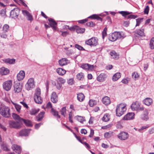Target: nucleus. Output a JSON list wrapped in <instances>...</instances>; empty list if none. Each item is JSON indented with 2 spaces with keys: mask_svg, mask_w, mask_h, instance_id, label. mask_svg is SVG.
<instances>
[{
  "mask_svg": "<svg viewBox=\"0 0 154 154\" xmlns=\"http://www.w3.org/2000/svg\"><path fill=\"white\" fill-rule=\"evenodd\" d=\"M126 110V106L121 103L118 105L116 109V115L118 116H121L123 115Z\"/></svg>",
  "mask_w": 154,
  "mask_h": 154,
  "instance_id": "obj_1",
  "label": "nucleus"
},
{
  "mask_svg": "<svg viewBox=\"0 0 154 154\" xmlns=\"http://www.w3.org/2000/svg\"><path fill=\"white\" fill-rule=\"evenodd\" d=\"M10 110L8 107L3 106L0 108V114L4 117L8 118L10 116Z\"/></svg>",
  "mask_w": 154,
  "mask_h": 154,
  "instance_id": "obj_2",
  "label": "nucleus"
},
{
  "mask_svg": "<svg viewBox=\"0 0 154 154\" xmlns=\"http://www.w3.org/2000/svg\"><path fill=\"white\" fill-rule=\"evenodd\" d=\"M41 90L39 88H37L34 96V99L35 102L38 104H41L42 102V99L40 97Z\"/></svg>",
  "mask_w": 154,
  "mask_h": 154,
  "instance_id": "obj_3",
  "label": "nucleus"
},
{
  "mask_svg": "<svg viewBox=\"0 0 154 154\" xmlns=\"http://www.w3.org/2000/svg\"><path fill=\"white\" fill-rule=\"evenodd\" d=\"M131 108L132 110L137 111H142L144 109L143 107L140 106V103L137 101H135L131 104Z\"/></svg>",
  "mask_w": 154,
  "mask_h": 154,
  "instance_id": "obj_4",
  "label": "nucleus"
},
{
  "mask_svg": "<svg viewBox=\"0 0 154 154\" xmlns=\"http://www.w3.org/2000/svg\"><path fill=\"white\" fill-rule=\"evenodd\" d=\"M25 86L26 89L28 91L34 88L35 86L34 79L32 78H29Z\"/></svg>",
  "mask_w": 154,
  "mask_h": 154,
  "instance_id": "obj_5",
  "label": "nucleus"
},
{
  "mask_svg": "<svg viewBox=\"0 0 154 154\" xmlns=\"http://www.w3.org/2000/svg\"><path fill=\"white\" fill-rule=\"evenodd\" d=\"M122 37V33L119 32H115L112 33L111 35L109 36V39L112 41L113 42L119 38Z\"/></svg>",
  "mask_w": 154,
  "mask_h": 154,
  "instance_id": "obj_6",
  "label": "nucleus"
},
{
  "mask_svg": "<svg viewBox=\"0 0 154 154\" xmlns=\"http://www.w3.org/2000/svg\"><path fill=\"white\" fill-rule=\"evenodd\" d=\"M13 84L12 80L6 81L4 82L2 84L3 89L7 91L10 90Z\"/></svg>",
  "mask_w": 154,
  "mask_h": 154,
  "instance_id": "obj_7",
  "label": "nucleus"
},
{
  "mask_svg": "<svg viewBox=\"0 0 154 154\" xmlns=\"http://www.w3.org/2000/svg\"><path fill=\"white\" fill-rule=\"evenodd\" d=\"M86 44L92 46H96L98 44V39L95 37H92L85 42Z\"/></svg>",
  "mask_w": 154,
  "mask_h": 154,
  "instance_id": "obj_8",
  "label": "nucleus"
},
{
  "mask_svg": "<svg viewBox=\"0 0 154 154\" xmlns=\"http://www.w3.org/2000/svg\"><path fill=\"white\" fill-rule=\"evenodd\" d=\"M20 10L17 8H15L12 10L11 12L10 16L11 17L14 19H16L19 14Z\"/></svg>",
  "mask_w": 154,
  "mask_h": 154,
  "instance_id": "obj_9",
  "label": "nucleus"
},
{
  "mask_svg": "<svg viewBox=\"0 0 154 154\" xmlns=\"http://www.w3.org/2000/svg\"><path fill=\"white\" fill-rule=\"evenodd\" d=\"M8 123L10 128H19L21 127L20 125L18 122L11 120L8 122Z\"/></svg>",
  "mask_w": 154,
  "mask_h": 154,
  "instance_id": "obj_10",
  "label": "nucleus"
},
{
  "mask_svg": "<svg viewBox=\"0 0 154 154\" xmlns=\"http://www.w3.org/2000/svg\"><path fill=\"white\" fill-rule=\"evenodd\" d=\"M22 89V86L19 83H15L14 85V91L16 93L20 92Z\"/></svg>",
  "mask_w": 154,
  "mask_h": 154,
  "instance_id": "obj_11",
  "label": "nucleus"
},
{
  "mask_svg": "<svg viewBox=\"0 0 154 154\" xmlns=\"http://www.w3.org/2000/svg\"><path fill=\"white\" fill-rule=\"evenodd\" d=\"M144 30L143 29H137L134 32V35L135 37H139L144 35Z\"/></svg>",
  "mask_w": 154,
  "mask_h": 154,
  "instance_id": "obj_12",
  "label": "nucleus"
},
{
  "mask_svg": "<svg viewBox=\"0 0 154 154\" xmlns=\"http://www.w3.org/2000/svg\"><path fill=\"white\" fill-rule=\"evenodd\" d=\"M128 137V134L127 133L122 132L118 135V138L121 140H125L127 139Z\"/></svg>",
  "mask_w": 154,
  "mask_h": 154,
  "instance_id": "obj_13",
  "label": "nucleus"
},
{
  "mask_svg": "<svg viewBox=\"0 0 154 154\" xmlns=\"http://www.w3.org/2000/svg\"><path fill=\"white\" fill-rule=\"evenodd\" d=\"M22 13L24 16L27 17V19L28 20L31 21L33 20V18L32 15L28 11L26 10H23Z\"/></svg>",
  "mask_w": 154,
  "mask_h": 154,
  "instance_id": "obj_14",
  "label": "nucleus"
},
{
  "mask_svg": "<svg viewBox=\"0 0 154 154\" xmlns=\"http://www.w3.org/2000/svg\"><path fill=\"white\" fill-rule=\"evenodd\" d=\"M81 67L83 69L88 70H92L94 69V65H91L88 64H83Z\"/></svg>",
  "mask_w": 154,
  "mask_h": 154,
  "instance_id": "obj_15",
  "label": "nucleus"
},
{
  "mask_svg": "<svg viewBox=\"0 0 154 154\" xmlns=\"http://www.w3.org/2000/svg\"><path fill=\"white\" fill-rule=\"evenodd\" d=\"M134 118V113L133 112H129L127 113L123 118L124 120L132 119Z\"/></svg>",
  "mask_w": 154,
  "mask_h": 154,
  "instance_id": "obj_16",
  "label": "nucleus"
},
{
  "mask_svg": "<svg viewBox=\"0 0 154 154\" xmlns=\"http://www.w3.org/2000/svg\"><path fill=\"white\" fill-rule=\"evenodd\" d=\"M48 20L49 21V24L50 26L52 28L53 30L54 31L56 30V26L57 25V23L54 20V19L52 18H49Z\"/></svg>",
  "mask_w": 154,
  "mask_h": 154,
  "instance_id": "obj_17",
  "label": "nucleus"
},
{
  "mask_svg": "<svg viewBox=\"0 0 154 154\" xmlns=\"http://www.w3.org/2000/svg\"><path fill=\"white\" fill-rule=\"evenodd\" d=\"M25 76V72L23 70H21L17 75V78L18 80L20 81L23 80Z\"/></svg>",
  "mask_w": 154,
  "mask_h": 154,
  "instance_id": "obj_18",
  "label": "nucleus"
},
{
  "mask_svg": "<svg viewBox=\"0 0 154 154\" xmlns=\"http://www.w3.org/2000/svg\"><path fill=\"white\" fill-rule=\"evenodd\" d=\"M9 73V70L7 68L2 67L0 68V74L2 75H7Z\"/></svg>",
  "mask_w": 154,
  "mask_h": 154,
  "instance_id": "obj_19",
  "label": "nucleus"
},
{
  "mask_svg": "<svg viewBox=\"0 0 154 154\" xmlns=\"http://www.w3.org/2000/svg\"><path fill=\"white\" fill-rule=\"evenodd\" d=\"M58 63L61 66H63L67 65L69 61L66 58H63L59 60Z\"/></svg>",
  "mask_w": 154,
  "mask_h": 154,
  "instance_id": "obj_20",
  "label": "nucleus"
},
{
  "mask_svg": "<svg viewBox=\"0 0 154 154\" xmlns=\"http://www.w3.org/2000/svg\"><path fill=\"white\" fill-rule=\"evenodd\" d=\"M51 100L54 103H56L58 101L57 96L56 93L54 92L51 95Z\"/></svg>",
  "mask_w": 154,
  "mask_h": 154,
  "instance_id": "obj_21",
  "label": "nucleus"
},
{
  "mask_svg": "<svg viewBox=\"0 0 154 154\" xmlns=\"http://www.w3.org/2000/svg\"><path fill=\"white\" fill-rule=\"evenodd\" d=\"M12 148L17 153L19 154L21 152V149L20 146L16 144H13L12 146Z\"/></svg>",
  "mask_w": 154,
  "mask_h": 154,
  "instance_id": "obj_22",
  "label": "nucleus"
},
{
  "mask_svg": "<svg viewBox=\"0 0 154 154\" xmlns=\"http://www.w3.org/2000/svg\"><path fill=\"white\" fill-rule=\"evenodd\" d=\"M143 103L147 106H150L152 103V100L151 98H146L143 100Z\"/></svg>",
  "mask_w": 154,
  "mask_h": 154,
  "instance_id": "obj_23",
  "label": "nucleus"
},
{
  "mask_svg": "<svg viewBox=\"0 0 154 154\" xmlns=\"http://www.w3.org/2000/svg\"><path fill=\"white\" fill-rule=\"evenodd\" d=\"M2 60L5 63L9 64H14L15 62V60L14 59L7 58L3 59Z\"/></svg>",
  "mask_w": 154,
  "mask_h": 154,
  "instance_id": "obj_24",
  "label": "nucleus"
},
{
  "mask_svg": "<svg viewBox=\"0 0 154 154\" xmlns=\"http://www.w3.org/2000/svg\"><path fill=\"white\" fill-rule=\"evenodd\" d=\"M102 101L103 103L106 105L110 104L111 103L109 98L107 96H105L103 98Z\"/></svg>",
  "mask_w": 154,
  "mask_h": 154,
  "instance_id": "obj_25",
  "label": "nucleus"
},
{
  "mask_svg": "<svg viewBox=\"0 0 154 154\" xmlns=\"http://www.w3.org/2000/svg\"><path fill=\"white\" fill-rule=\"evenodd\" d=\"M56 72L57 73L60 75H63L66 73V71L61 68H59L56 70Z\"/></svg>",
  "mask_w": 154,
  "mask_h": 154,
  "instance_id": "obj_26",
  "label": "nucleus"
},
{
  "mask_svg": "<svg viewBox=\"0 0 154 154\" xmlns=\"http://www.w3.org/2000/svg\"><path fill=\"white\" fill-rule=\"evenodd\" d=\"M110 54L112 58L118 59L119 58V54L114 51H112L110 52Z\"/></svg>",
  "mask_w": 154,
  "mask_h": 154,
  "instance_id": "obj_27",
  "label": "nucleus"
},
{
  "mask_svg": "<svg viewBox=\"0 0 154 154\" xmlns=\"http://www.w3.org/2000/svg\"><path fill=\"white\" fill-rule=\"evenodd\" d=\"M105 78V74L101 73L99 75L97 78V80L100 82H102L104 81Z\"/></svg>",
  "mask_w": 154,
  "mask_h": 154,
  "instance_id": "obj_28",
  "label": "nucleus"
},
{
  "mask_svg": "<svg viewBox=\"0 0 154 154\" xmlns=\"http://www.w3.org/2000/svg\"><path fill=\"white\" fill-rule=\"evenodd\" d=\"M121 77L120 73L117 72L112 77V80L113 81H117Z\"/></svg>",
  "mask_w": 154,
  "mask_h": 154,
  "instance_id": "obj_29",
  "label": "nucleus"
},
{
  "mask_svg": "<svg viewBox=\"0 0 154 154\" xmlns=\"http://www.w3.org/2000/svg\"><path fill=\"white\" fill-rule=\"evenodd\" d=\"M77 99L80 102H82L84 100L85 97L84 94L80 93L77 94Z\"/></svg>",
  "mask_w": 154,
  "mask_h": 154,
  "instance_id": "obj_30",
  "label": "nucleus"
},
{
  "mask_svg": "<svg viewBox=\"0 0 154 154\" xmlns=\"http://www.w3.org/2000/svg\"><path fill=\"white\" fill-rule=\"evenodd\" d=\"M51 112L52 115L56 118L59 119L60 118V116L58 114V111H57L55 109H54L52 108Z\"/></svg>",
  "mask_w": 154,
  "mask_h": 154,
  "instance_id": "obj_31",
  "label": "nucleus"
},
{
  "mask_svg": "<svg viewBox=\"0 0 154 154\" xmlns=\"http://www.w3.org/2000/svg\"><path fill=\"white\" fill-rule=\"evenodd\" d=\"M148 111L146 109L144 112V113L142 116L141 118L142 119L144 120H147L148 119L149 117L148 116Z\"/></svg>",
  "mask_w": 154,
  "mask_h": 154,
  "instance_id": "obj_32",
  "label": "nucleus"
},
{
  "mask_svg": "<svg viewBox=\"0 0 154 154\" xmlns=\"http://www.w3.org/2000/svg\"><path fill=\"white\" fill-rule=\"evenodd\" d=\"M29 131L26 129L22 130L19 133V135L20 136H26L29 134Z\"/></svg>",
  "mask_w": 154,
  "mask_h": 154,
  "instance_id": "obj_33",
  "label": "nucleus"
},
{
  "mask_svg": "<svg viewBox=\"0 0 154 154\" xmlns=\"http://www.w3.org/2000/svg\"><path fill=\"white\" fill-rule=\"evenodd\" d=\"M11 103L14 105V107L17 111L19 113L20 112V109L21 108V106L19 104H17L16 103H14L12 101H11Z\"/></svg>",
  "mask_w": 154,
  "mask_h": 154,
  "instance_id": "obj_34",
  "label": "nucleus"
},
{
  "mask_svg": "<svg viewBox=\"0 0 154 154\" xmlns=\"http://www.w3.org/2000/svg\"><path fill=\"white\" fill-rule=\"evenodd\" d=\"M75 31L78 33H83L85 32V29L84 28H81L79 27L76 26Z\"/></svg>",
  "mask_w": 154,
  "mask_h": 154,
  "instance_id": "obj_35",
  "label": "nucleus"
},
{
  "mask_svg": "<svg viewBox=\"0 0 154 154\" xmlns=\"http://www.w3.org/2000/svg\"><path fill=\"white\" fill-rule=\"evenodd\" d=\"M45 112H40L36 117V119L38 121H39L42 120L44 115Z\"/></svg>",
  "mask_w": 154,
  "mask_h": 154,
  "instance_id": "obj_36",
  "label": "nucleus"
},
{
  "mask_svg": "<svg viewBox=\"0 0 154 154\" xmlns=\"http://www.w3.org/2000/svg\"><path fill=\"white\" fill-rule=\"evenodd\" d=\"M23 122L25 125L27 126H31L32 125L31 122L28 120H25L22 118L21 122Z\"/></svg>",
  "mask_w": 154,
  "mask_h": 154,
  "instance_id": "obj_37",
  "label": "nucleus"
},
{
  "mask_svg": "<svg viewBox=\"0 0 154 154\" xmlns=\"http://www.w3.org/2000/svg\"><path fill=\"white\" fill-rule=\"evenodd\" d=\"M84 77V75L82 72H81L78 73L76 75L77 79L79 80H82Z\"/></svg>",
  "mask_w": 154,
  "mask_h": 154,
  "instance_id": "obj_38",
  "label": "nucleus"
},
{
  "mask_svg": "<svg viewBox=\"0 0 154 154\" xmlns=\"http://www.w3.org/2000/svg\"><path fill=\"white\" fill-rule=\"evenodd\" d=\"M12 116L14 119H17L20 122H21V120L22 118H20L19 115H17V114L13 113L12 114Z\"/></svg>",
  "mask_w": 154,
  "mask_h": 154,
  "instance_id": "obj_39",
  "label": "nucleus"
},
{
  "mask_svg": "<svg viewBox=\"0 0 154 154\" xmlns=\"http://www.w3.org/2000/svg\"><path fill=\"white\" fill-rule=\"evenodd\" d=\"M9 30V26L8 24H5L3 27L2 30L3 33H5L8 32Z\"/></svg>",
  "mask_w": 154,
  "mask_h": 154,
  "instance_id": "obj_40",
  "label": "nucleus"
},
{
  "mask_svg": "<svg viewBox=\"0 0 154 154\" xmlns=\"http://www.w3.org/2000/svg\"><path fill=\"white\" fill-rule=\"evenodd\" d=\"M77 120L82 123H83V122L85 121V119L84 117L80 116H77Z\"/></svg>",
  "mask_w": 154,
  "mask_h": 154,
  "instance_id": "obj_41",
  "label": "nucleus"
},
{
  "mask_svg": "<svg viewBox=\"0 0 154 154\" xmlns=\"http://www.w3.org/2000/svg\"><path fill=\"white\" fill-rule=\"evenodd\" d=\"M89 18H91L93 19H96L97 20L102 21V19L100 17L96 14H93L89 17Z\"/></svg>",
  "mask_w": 154,
  "mask_h": 154,
  "instance_id": "obj_42",
  "label": "nucleus"
},
{
  "mask_svg": "<svg viewBox=\"0 0 154 154\" xmlns=\"http://www.w3.org/2000/svg\"><path fill=\"white\" fill-rule=\"evenodd\" d=\"M56 81L57 83H60L61 84H64L66 82L65 79L61 77L58 78Z\"/></svg>",
  "mask_w": 154,
  "mask_h": 154,
  "instance_id": "obj_43",
  "label": "nucleus"
},
{
  "mask_svg": "<svg viewBox=\"0 0 154 154\" xmlns=\"http://www.w3.org/2000/svg\"><path fill=\"white\" fill-rule=\"evenodd\" d=\"M102 119L103 121L105 122L108 121L109 119V116H108V115L107 114H105L102 118Z\"/></svg>",
  "mask_w": 154,
  "mask_h": 154,
  "instance_id": "obj_44",
  "label": "nucleus"
},
{
  "mask_svg": "<svg viewBox=\"0 0 154 154\" xmlns=\"http://www.w3.org/2000/svg\"><path fill=\"white\" fill-rule=\"evenodd\" d=\"M39 111L38 110H37L35 109H32L29 111L30 114L31 115H35Z\"/></svg>",
  "mask_w": 154,
  "mask_h": 154,
  "instance_id": "obj_45",
  "label": "nucleus"
},
{
  "mask_svg": "<svg viewBox=\"0 0 154 154\" xmlns=\"http://www.w3.org/2000/svg\"><path fill=\"white\" fill-rule=\"evenodd\" d=\"M66 109L65 107H63L60 111L61 114L64 117L65 116L66 114Z\"/></svg>",
  "mask_w": 154,
  "mask_h": 154,
  "instance_id": "obj_46",
  "label": "nucleus"
},
{
  "mask_svg": "<svg viewBox=\"0 0 154 154\" xmlns=\"http://www.w3.org/2000/svg\"><path fill=\"white\" fill-rule=\"evenodd\" d=\"M149 45L151 49H154V38H152L151 39Z\"/></svg>",
  "mask_w": 154,
  "mask_h": 154,
  "instance_id": "obj_47",
  "label": "nucleus"
},
{
  "mask_svg": "<svg viewBox=\"0 0 154 154\" xmlns=\"http://www.w3.org/2000/svg\"><path fill=\"white\" fill-rule=\"evenodd\" d=\"M143 20V18H139L136 19V24L135 26H139L140 24L141 23Z\"/></svg>",
  "mask_w": 154,
  "mask_h": 154,
  "instance_id": "obj_48",
  "label": "nucleus"
},
{
  "mask_svg": "<svg viewBox=\"0 0 154 154\" xmlns=\"http://www.w3.org/2000/svg\"><path fill=\"white\" fill-rule=\"evenodd\" d=\"M89 104L91 107H92L96 104V101L92 100H90L89 102Z\"/></svg>",
  "mask_w": 154,
  "mask_h": 154,
  "instance_id": "obj_49",
  "label": "nucleus"
},
{
  "mask_svg": "<svg viewBox=\"0 0 154 154\" xmlns=\"http://www.w3.org/2000/svg\"><path fill=\"white\" fill-rule=\"evenodd\" d=\"M2 149L5 151H8L9 150L7 145L6 144L3 143L1 145Z\"/></svg>",
  "mask_w": 154,
  "mask_h": 154,
  "instance_id": "obj_50",
  "label": "nucleus"
},
{
  "mask_svg": "<svg viewBox=\"0 0 154 154\" xmlns=\"http://www.w3.org/2000/svg\"><path fill=\"white\" fill-rule=\"evenodd\" d=\"M119 13L121 14L123 16L125 17H127L126 16L130 14V13L128 12L124 11H121Z\"/></svg>",
  "mask_w": 154,
  "mask_h": 154,
  "instance_id": "obj_51",
  "label": "nucleus"
},
{
  "mask_svg": "<svg viewBox=\"0 0 154 154\" xmlns=\"http://www.w3.org/2000/svg\"><path fill=\"white\" fill-rule=\"evenodd\" d=\"M107 30V29L106 27H105L104 28V29L102 32V36H103V39L104 38V37L106 35Z\"/></svg>",
  "mask_w": 154,
  "mask_h": 154,
  "instance_id": "obj_52",
  "label": "nucleus"
},
{
  "mask_svg": "<svg viewBox=\"0 0 154 154\" xmlns=\"http://www.w3.org/2000/svg\"><path fill=\"white\" fill-rule=\"evenodd\" d=\"M76 26H74L72 27H69V26H67V27H68V29L71 31H74L75 30Z\"/></svg>",
  "mask_w": 154,
  "mask_h": 154,
  "instance_id": "obj_53",
  "label": "nucleus"
},
{
  "mask_svg": "<svg viewBox=\"0 0 154 154\" xmlns=\"http://www.w3.org/2000/svg\"><path fill=\"white\" fill-rule=\"evenodd\" d=\"M132 76L133 78L136 79L139 77V75L137 73L134 72L132 74Z\"/></svg>",
  "mask_w": 154,
  "mask_h": 154,
  "instance_id": "obj_54",
  "label": "nucleus"
},
{
  "mask_svg": "<svg viewBox=\"0 0 154 154\" xmlns=\"http://www.w3.org/2000/svg\"><path fill=\"white\" fill-rule=\"evenodd\" d=\"M111 134L109 133V132H106L104 134V137L107 138H109L111 137Z\"/></svg>",
  "mask_w": 154,
  "mask_h": 154,
  "instance_id": "obj_55",
  "label": "nucleus"
},
{
  "mask_svg": "<svg viewBox=\"0 0 154 154\" xmlns=\"http://www.w3.org/2000/svg\"><path fill=\"white\" fill-rule=\"evenodd\" d=\"M149 10V7L148 5L146 6L144 11V13L145 14H148Z\"/></svg>",
  "mask_w": 154,
  "mask_h": 154,
  "instance_id": "obj_56",
  "label": "nucleus"
},
{
  "mask_svg": "<svg viewBox=\"0 0 154 154\" xmlns=\"http://www.w3.org/2000/svg\"><path fill=\"white\" fill-rule=\"evenodd\" d=\"M75 47L80 50H84L83 48L81 46L78 45L76 44L75 45Z\"/></svg>",
  "mask_w": 154,
  "mask_h": 154,
  "instance_id": "obj_57",
  "label": "nucleus"
},
{
  "mask_svg": "<svg viewBox=\"0 0 154 154\" xmlns=\"http://www.w3.org/2000/svg\"><path fill=\"white\" fill-rule=\"evenodd\" d=\"M20 103L22 104L24 107L26 108L27 109L29 108V107L27 104L24 101L20 102Z\"/></svg>",
  "mask_w": 154,
  "mask_h": 154,
  "instance_id": "obj_58",
  "label": "nucleus"
},
{
  "mask_svg": "<svg viewBox=\"0 0 154 154\" xmlns=\"http://www.w3.org/2000/svg\"><path fill=\"white\" fill-rule=\"evenodd\" d=\"M137 16L134 15H130L127 16V17L128 19H135L137 17Z\"/></svg>",
  "mask_w": 154,
  "mask_h": 154,
  "instance_id": "obj_59",
  "label": "nucleus"
},
{
  "mask_svg": "<svg viewBox=\"0 0 154 154\" xmlns=\"http://www.w3.org/2000/svg\"><path fill=\"white\" fill-rule=\"evenodd\" d=\"M73 79L72 78L70 79L68 81V83L70 85H72L73 84Z\"/></svg>",
  "mask_w": 154,
  "mask_h": 154,
  "instance_id": "obj_60",
  "label": "nucleus"
},
{
  "mask_svg": "<svg viewBox=\"0 0 154 154\" xmlns=\"http://www.w3.org/2000/svg\"><path fill=\"white\" fill-rule=\"evenodd\" d=\"M52 107V104L50 102H49L47 103L46 105V107L48 109L51 108L52 109V108H53Z\"/></svg>",
  "mask_w": 154,
  "mask_h": 154,
  "instance_id": "obj_61",
  "label": "nucleus"
},
{
  "mask_svg": "<svg viewBox=\"0 0 154 154\" xmlns=\"http://www.w3.org/2000/svg\"><path fill=\"white\" fill-rule=\"evenodd\" d=\"M86 25L88 26L92 27L94 26V23L92 21H91L86 23Z\"/></svg>",
  "mask_w": 154,
  "mask_h": 154,
  "instance_id": "obj_62",
  "label": "nucleus"
},
{
  "mask_svg": "<svg viewBox=\"0 0 154 154\" xmlns=\"http://www.w3.org/2000/svg\"><path fill=\"white\" fill-rule=\"evenodd\" d=\"M60 32L61 33V35L63 36H66L68 33L66 31L63 32L62 31H60Z\"/></svg>",
  "mask_w": 154,
  "mask_h": 154,
  "instance_id": "obj_63",
  "label": "nucleus"
},
{
  "mask_svg": "<svg viewBox=\"0 0 154 154\" xmlns=\"http://www.w3.org/2000/svg\"><path fill=\"white\" fill-rule=\"evenodd\" d=\"M80 132L81 134H86L87 133V131L85 129H82Z\"/></svg>",
  "mask_w": 154,
  "mask_h": 154,
  "instance_id": "obj_64",
  "label": "nucleus"
}]
</instances>
